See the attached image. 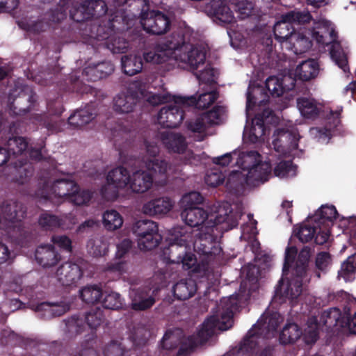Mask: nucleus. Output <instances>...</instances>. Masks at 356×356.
I'll return each instance as SVG.
<instances>
[{"instance_id": "obj_1", "label": "nucleus", "mask_w": 356, "mask_h": 356, "mask_svg": "<svg viewBox=\"0 0 356 356\" xmlns=\"http://www.w3.org/2000/svg\"><path fill=\"white\" fill-rule=\"evenodd\" d=\"M238 302L236 295L222 298L215 314L204 321L196 337H190L182 341L181 330L166 332L161 342L162 348L172 350L181 344L180 351H186L207 341L217 330H227L230 328L233 325V314L238 308Z\"/></svg>"}, {"instance_id": "obj_2", "label": "nucleus", "mask_w": 356, "mask_h": 356, "mask_svg": "<svg viewBox=\"0 0 356 356\" xmlns=\"http://www.w3.org/2000/svg\"><path fill=\"white\" fill-rule=\"evenodd\" d=\"M235 165L241 170L232 172L227 183L231 186H257L267 181L271 177L272 167L256 151L234 150Z\"/></svg>"}, {"instance_id": "obj_3", "label": "nucleus", "mask_w": 356, "mask_h": 356, "mask_svg": "<svg viewBox=\"0 0 356 356\" xmlns=\"http://www.w3.org/2000/svg\"><path fill=\"white\" fill-rule=\"evenodd\" d=\"M297 249L289 247L285 252V262L283 271L285 274L286 270L291 267L293 277L291 280L282 278L276 289V295L285 297L289 300L296 299L302 293V282L307 279V264L311 256L310 249L305 247L300 252L298 259L294 261Z\"/></svg>"}, {"instance_id": "obj_4", "label": "nucleus", "mask_w": 356, "mask_h": 356, "mask_svg": "<svg viewBox=\"0 0 356 356\" xmlns=\"http://www.w3.org/2000/svg\"><path fill=\"white\" fill-rule=\"evenodd\" d=\"M181 216L187 227H206L211 231H213L214 226L223 222L227 224L226 229H231L236 225L238 221L237 215L232 214L228 202L213 204L209 213L200 207L184 209Z\"/></svg>"}, {"instance_id": "obj_5", "label": "nucleus", "mask_w": 356, "mask_h": 356, "mask_svg": "<svg viewBox=\"0 0 356 356\" xmlns=\"http://www.w3.org/2000/svg\"><path fill=\"white\" fill-rule=\"evenodd\" d=\"M312 38L323 47L331 45L330 54L332 60L344 72L347 68V54L337 40V33L332 23L325 19L315 22Z\"/></svg>"}, {"instance_id": "obj_6", "label": "nucleus", "mask_w": 356, "mask_h": 356, "mask_svg": "<svg viewBox=\"0 0 356 356\" xmlns=\"http://www.w3.org/2000/svg\"><path fill=\"white\" fill-rule=\"evenodd\" d=\"M188 44L185 41V35L178 31L158 44L153 50L145 52L143 58L146 62L154 64L175 62L177 53L182 52L184 46Z\"/></svg>"}, {"instance_id": "obj_7", "label": "nucleus", "mask_w": 356, "mask_h": 356, "mask_svg": "<svg viewBox=\"0 0 356 356\" xmlns=\"http://www.w3.org/2000/svg\"><path fill=\"white\" fill-rule=\"evenodd\" d=\"M194 102L193 97L173 96L168 104L159 111L156 117L157 123L165 127H177L184 120L185 111Z\"/></svg>"}, {"instance_id": "obj_8", "label": "nucleus", "mask_w": 356, "mask_h": 356, "mask_svg": "<svg viewBox=\"0 0 356 356\" xmlns=\"http://www.w3.org/2000/svg\"><path fill=\"white\" fill-rule=\"evenodd\" d=\"M344 321L341 317V312L337 308H331L325 311L320 317L318 323L316 317L310 318L305 328V338L307 343H312L316 341L318 335V330L323 326L331 329L336 326L343 327Z\"/></svg>"}, {"instance_id": "obj_9", "label": "nucleus", "mask_w": 356, "mask_h": 356, "mask_svg": "<svg viewBox=\"0 0 356 356\" xmlns=\"http://www.w3.org/2000/svg\"><path fill=\"white\" fill-rule=\"evenodd\" d=\"M195 235H198V238L194 240L193 245V250L195 252L207 257L218 255L221 252L217 226L213 227V231L202 227Z\"/></svg>"}, {"instance_id": "obj_10", "label": "nucleus", "mask_w": 356, "mask_h": 356, "mask_svg": "<svg viewBox=\"0 0 356 356\" xmlns=\"http://www.w3.org/2000/svg\"><path fill=\"white\" fill-rule=\"evenodd\" d=\"M130 173L123 167H118L108 172L106 183L101 188V194L107 200H114L120 190L129 187Z\"/></svg>"}, {"instance_id": "obj_11", "label": "nucleus", "mask_w": 356, "mask_h": 356, "mask_svg": "<svg viewBox=\"0 0 356 356\" xmlns=\"http://www.w3.org/2000/svg\"><path fill=\"white\" fill-rule=\"evenodd\" d=\"M177 54L175 63L181 68L195 71L205 65L207 47L204 45L188 43L184 46L182 52Z\"/></svg>"}, {"instance_id": "obj_12", "label": "nucleus", "mask_w": 356, "mask_h": 356, "mask_svg": "<svg viewBox=\"0 0 356 356\" xmlns=\"http://www.w3.org/2000/svg\"><path fill=\"white\" fill-rule=\"evenodd\" d=\"M310 19V14L307 12L291 11L283 15L282 19L274 26L275 38L281 43L282 47L284 46V42L287 41L289 36L294 33L291 24H304L309 22Z\"/></svg>"}, {"instance_id": "obj_13", "label": "nucleus", "mask_w": 356, "mask_h": 356, "mask_svg": "<svg viewBox=\"0 0 356 356\" xmlns=\"http://www.w3.org/2000/svg\"><path fill=\"white\" fill-rule=\"evenodd\" d=\"M283 321L284 318L279 313H271L269 311L265 312L258 320L253 329L250 331L249 334L250 337L248 339V344L254 342V334L262 336L267 339L274 337L276 334L277 327Z\"/></svg>"}, {"instance_id": "obj_14", "label": "nucleus", "mask_w": 356, "mask_h": 356, "mask_svg": "<svg viewBox=\"0 0 356 356\" xmlns=\"http://www.w3.org/2000/svg\"><path fill=\"white\" fill-rule=\"evenodd\" d=\"M273 138L275 150L286 155L297 149L300 136L298 129L293 125L289 124L286 129H277Z\"/></svg>"}, {"instance_id": "obj_15", "label": "nucleus", "mask_w": 356, "mask_h": 356, "mask_svg": "<svg viewBox=\"0 0 356 356\" xmlns=\"http://www.w3.org/2000/svg\"><path fill=\"white\" fill-rule=\"evenodd\" d=\"M43 193L45 197L51 200L55 204L67 201L72 190L76 189V183L67 179L55 180L51 178L44 181Z\"/></svg>"}, {"instance_id": "obj_16", "label": "nucleus", "mask_w": 356, "mask_h": 356, "mask_svg": "<svg viewBox=\"0 0 356 356\" xmlns=\"http://www.w3.org/2000/svg\"><path fill=\"white\" fill-rule=\"evenodd\" d=\"M296 236L302 243H307L314 238L317 244L323 245L328 241L330 232L323 229L320 223L311 219L300 226Z\"/></svg>"}, {"instance_id": "obj_17", "label": "nucleus", "mask_w": 356, "mask_h": 356, "mask_svg": "<svg viewBox=\"0 0 356 356\" xmlns=\"http://www.w3.org/2000/svg\"><path fill=\"white\" fill-rule=\"evenodd\" d=\"M141 24L147 33L161 35L170 29V20L161 12L151 10L143 15Z\"/></svg>"}, {"instance_id": "obj_18", "label": "nucleus", "mask_w": 356, "mask_h": 356, "mask_svg": "<svg viewBox=\"0 0 356 356\" xmlns=\"http://www.w3.org/2000/svg\"><path fill=\"white\" fill-rule=\"evenodd\" d=\"M142 162L152 177H154L161 181L165 182L177 171L173 164L161 158H145L142 159Z\"/></svg>"}, {"instance_id": "obj_19", "label": "nucleus", "mask_w": 356, "mask_h": 356, "mask_svg": "<svg viewBox=\"0 0 356 356\" xmlns=\"http://www.w3.org/2000/svg\"><path fill=\"white\" fill-rule=\"evenodd\" d=\"M24 217L22 205L15 201H8L0 207V228L9 229Z\"/></svg>"}, {"instance_id": "obj_20", "label": "nucleus", "mask_w": 356, "mask_h": 356, "mask_svg": "<svg viewBox=\"0 0 356 356\" xmlns=\"http://www.w3.org/2000/svg\"><path fill=\"white\" fill-rule=\"evenodd\" d=\"M107 12L106 4L103 0H90L77 8L70 10L71 17L76 22L90 19L93 16H101Z\"/></svg>"}, {"instance_id": "obj_21", "label": "nucleus", "mask_w": 356, "mask_h": 356, "mask_svg": "<svg viewBox=\"0 0 356 356\" xmlns=\"http://www.w3.org/2000/svg\"><path fill=\"white\" fill-rule=\"evenodd\" d=\"M161 140L164 147L170 152L178 154H186L188 160L193 157V153L187 149V143L185 138L179 133L165 131L161 133Z\"/></svg>"}, {"instance_id": "obj_22", "label": "nucleus", "mask_w": 356, "mask_h": 356, "mask_svg": "<svg viewBox=\"0 0 356 356\" xmlns=\"http://www.w3.org/2000/svg\"><path fill=\"white\" fill-rule=\"evenodd\" d=\"M229 1L227 0H212L205 8L206 13L215 17L223 24H230L235 21L234 13L230 9Z\"/></svg>"}, {"instance_id": "obj_23", "label": "nucleus", "mask_w": 356, "mask_h": 356, "mask_svg": "<svg viewBox=\"0 0 356 356\" xmlns=\"http://www.w3.org/2000/svg\"><path fill=\"white\" fill-rule=\"evenodd\" d=\"M153 177L147 170H136L130 174L129 188L134 193H143L152 187Z\"/></svg>"}, {"instance_id": "obj_24", "label": "nucleus", "mask_w": 356, "mask_h": 356, "mask_svg": "<svg viewBox=\"0 0 356 356\" xmlns=\"http://www.w3.org/2000/svg\"><path fill=\"white\" fill-rule=\"evenodd\" d=\"M56 276L62 284L70 286L76 284L81 278L82 271L77 264L65 263L58 268Z\"/></svg>"}, {"instance_id": "obj_25", "label": "nucleus", "mask_w": 356, "mask_h": 356, "mask_svg": "<svg viewBox=\"0 0 356 356\" xmlns=\"http://www.w3.org/2000/svg\"><path fill=\"white\" fill-rule=\"evenodd\" d=\"M129 296L131 299V307L136 311L147 309L155 302V299L152 295L143 289H131Z\"/></svg>"}, {"instance_id": "obj_26", "label": "nucleus", "mask_w": 356, "mask_h": 356, "mask_svg": "<svg viewBox=\"0 0 356 356\" xmlns=\"http://www.w3.org/2000/svg\"><path fill=\"white\" fill-rule=\"evenodd\" d=\"M172 207V203L170 199L156 198L143 204V212L150 216L163 215L169 212Z\"/></svg>"}, {"instance_id": "obj_27", "label": "nucleus", "mask_w": 356, "mask_h": 356, "mask_svg": "<svg viewBox=\"0 0 356 356\" xmlns=\"http://www.w3.org/2000/svg\"><path fill=\"white\" fill-rule=\"evenodd\" d=\"M266 87L271 95L280 97L293 87V81L289 76H271L266 79Z\"/></svg>"}, {"instance_id": "obj_28", "label": "nucleus", "mask_w": 356, "mask_h": 356, "mask_svg": "<svg viewBox=\"0 0 356 356\" xmlns=\"http://www.w3.org/2000/svg\"><path fill=\"white\" fill-rule=\"evenodd\" d=\"M168 248L163 250V259L167 262L180 264L187 251H191L193 248L189 245H184L175 241H168Z\"/></svg>"}, {"instance_id": "obj_29", "label": "nucleus", "mask_w": 356, "mask_h": 356, "mask_svg": "<svg viewBox=\"0 0 356 356\" xmlns=\"http://www.w3.org/2000/svg\"><path fill=\"white\" fill-rule=\"evenodd\" d=\"M194 229L187 226H177L168 231V241H175L193 248L194 242Z\"/></svg>"}, {"instance_id": "obj_30", "label": "nucleus", "mask_w": 356, "mask_h": 356, "mask_svg": "<svg viewBox=\"0 0 356 356\" xmlns=\"http://www.w3.org/2000/svg\"><path fill=\"white\" fill-rule=\"evenodd\" d=\"M35 259L41 266L48 268L56 265L60 256L51 245H42L36 250Z\"/></svg>"}, {"instance_id": "obj_31", "label": "nucleus", "mask_w": 356, "mask_h": 356, "mask_svg": "<svg viewBox=\"0 0 356 356\" xmlns=\"http://www.w3.org/2000/svg\"><path fill=\"white\" fill-rule=\"evenodd\" d=\"M8 152H9L13 156L19 157L18 161L20 162V168L24 165V161L27 158L28 142L26 138L21 136H14L10 138L7 143Z\"/></svg>"}, {"instance_id": "obj_32", "label": "nucleus", "mask_w": 356, "mask_h": 356, "mask_svg": "<svg viewBox=\"0 0 356 356\" xmlns=\"http://www.w3.org/2000/svg\"><path fill=\"white\" fill-rule=\"evenodd\" d=\"M138 91L134 95L120 93L113 99V110L119 113H128L133 111L136 99L139 98Z\"/></svg>"}, {"instance_id": "obj_33", "label": "nucleus", "mask_w": 356, "mask_h": 356, "mask_svg": "<svg viewBox=\"0 0 356 356\" xmlns=\"http://www.w3.org/2000/svg\"><path fill=\"white\" fill-rule=\"evenodd\" d=\"M96 115L95 108L89 105L83 108L77 110L68 118L69 124L76 128L81 127L88 124Z\"/></svg>"}, {"instance_id": "obj_34", "label": "nucleus", "mask_w": 356, "mask_h": 356, "mask_svg": "<svg viewBox=\"0 0 356 356\" xmlns=\"http://www.w3.org/2000/svg\"><path fill=\"white\" fill-rule=\"evenodd\" d=\"M311 47V42L300 33H293L289 40L284 42L283 49L291 50L296 54H302Z\"/></svg>"}, {"instance_id": "obj_35", "label": "nucleus", "mask_w": 356, "mask_h": 356, "mask_svg": "<svg viewBox=\"0 0 356 356\" xmlns=\"http://www.w3.org/2000/svg\"><path fill=\"white\" fill-rule=\"evenodd\" d=\"M114 70L113 65L110 62H102L91 65L85 68L84 72L91 81H96L111 74Z\"/></svg>"}, {"instance_id": "obj_36", "label": "nucleus", "mask_w": 356, "mask_h": 356, "mask_svg": "<svg viewBox=\"0 0 356 356\" xmlns=\"http://www.w3.org/2000/svg\"><path fill=\"white\" fill-rule=\"evenodd\" d=\"M318 72V65L313 59L307 60L300 63L296 68L295 74L302 81L314 78Z\"/></svg>"}, {"instance_id": "obj_37", "label": "nucleus", "mask_w": 356, "mask_h": 356, "mask_svg": "<svg viewBox=\"0 0 356 356\" xmlns=\"http://www.w3.org/2000/svg\"><path fill=\"white\" fill-rule=\"evenodd\" d=\"M302 335L305 338V332L302 333L298 325L293 323H286L280 334V341L284 344L296 342Z\"/></svg>"}, {"instance_id": "obj_38", "label": "nucleus", "mask_w": 356, "mask_h": 356, "mask_svg": "<svg viewBox=\"0 0 356 356\" xmlns=\"http://www.w3.org/2000/svg\"><path fill=\"white\" fill-rule=\"evenodd\" d=\"M196 284L192 279L181 280L173 287L175 296L179 300H186L194 295L196 291Z\"/></svg>"}, {"instance_id": "obj_39", "label": "nucleus", "mask_w": 356, "mask_h": 356, "mask_svg": "<svg viewBox=\"0 0 356 356\" xmlns=\"http://www.w3.org/2000/svg\"><path fill=\"white\" fill-rule=\"evenodd\" d=\"M109 242L105 237L90 238L87 243L88 252L95 257L105 256L108 252Z\"/></svg>"}, {"instance_id": "obj_40", "label": "nucleus", "mask_w": 356, "mask_h": 356, "mask_svg": "<svg viewBox=\"0 0 356 356\" xmlns=\"http://www.w3.org/2000/svg\"><path fill=\"white\" fill-rule=\"evenodd\" d=\"M337 211L334 206H322L315 213L314 221L320 223L321 227L328 230L329 222L337 218Z\"/></svg>"}, {"instance_id": "obj_41", "label": "nucleus", "mask_w": 356, "mask_h": 356, "mask_svg": "<svg viewBox=\"0 0 356 356\" xmlns=\"http://www.w3.org/2000/svg\"><path fill=\"white\" fill-rule=\"evenodd\" d=\"M265 134L264 120L263 116L257 115L252 122L250 128L245 127L244 136L248 137L252 143L257 142Z\"/></svg>"}, {"instance_id": "obj_42", "label": "nucleus", "mask_w": 356, "mask_h": 356, "mask_svg": "<svg viewBox=\"0 0 356 356\" xmlns=\"http://www.w3.org/2000/svg\"><path fill=\"white\" fill-rule=\"evenodd\" d=\"M121 62L124 72L129 76L136 74L143 69V62L140 57L134 54L123 56Z\"/></svg>"}, {"instance_id": "obj_43", "label": "nucleus", "mask_w": 356, "mask_h": 356, "mask_svg": "<svg viewBox=\"0 0 356 356\" xmlns=\"http://www.w3.org/2000/svg\"><path fill=\"white\" fill-rule=\"evenodd\" d=\"M102 223L106 229L114 231L122 227L123 218L116 210L108 209L102 214Z\"/></svg>"}, {"instance_id": "obj_44", "label": "nucleus", "mask_w": 356, "mask_h": 356, "mask_svg": "<svg viewBox=\"0 0 356 356\" xmlns=\"http://www.w3.org/2000/svg\"><path fill=\"white\" fill-rule=\"evenodd\" d=\"M297 106L301 115L307 118L316 117L321 109L314 99L307 98L298 99Z\"/></svg>"}, {"instance_id": "obj_45", "label": "nucleus", "mask_w": 356, "mask_h": 356, "mask_svg": "<svg viewBox=\"0 0 356 356\" xmlns=\"http://www.w3.org/2000/svg\"><path fill=\"white\" fill-rule=\"evenodd\" d=\"M202 91L199 92L198 98L194 96H190L193 97L195 102L189 104V107L191 106H195L198 108H205L212 104L218 98V95L217 92L212 88L208 90L202 89Z\"/></svg>"}, {"instance_id": "obj_46", "label": "nucleus", "mask_w": 356, "mask_h": 356, "mask_svg": "<svg viewBox=\"0 0 356 356\" xmlns=\"http://www.w3.org/2000/svg\"><path fill=\"white\" fill-rule=\"evenodd\" d=\"M69 309V306L65 304H49L41 303L37 307V312H42L44 318L59 316L64 314Z\"/></svg>"}, {"instance_id": "obj_47", "label": "nucleus", "mask_w": 356, "mask_h": 356, "mask_svg": "<svg viewBox=\"0 0 356 356\" xmlns=\"http://www.w3.org/2000/svg\"><path fill=\"white\" fill-rule=\"evenodd\" d=\"M139 98H143L152 105H159L163 103H168L172 99V95L168 93L156 94L149 92L144 87L138 90Z\"/></svg>"}, {"instance_id": "obj_48", "label": "nucleus", "mask_w": 356, "mask_h": 356, "mask_svg": "<svg viewBox=\"0 0 356 356\" xmlns=\"http://www.w3.org/2000/svg\"><path fill=\"white\" fill-rule=\"evenodd\" d=\"M133 231L137 237L154 234L158 232V226L156 222L150 220H138L134 224Z\"/></svg>"}, {"instance_id": "obj_49", "label": "nucleus", "mask_w": 356, "mask_h": 356, "mask_svg": "<svg viewBox=\"0 0 356 356\" xmlns=\"http://www.w3.org/2000/svg\"><path fill=\"white\" fill-rule=\"evenodd\" d=\"M356 271V255L349 257L345 261L339 271V277L343 278L346 282L353 280V274Z\"/></svg>"}, {"instance_id": "obj_50", "label": "nucleus", "mask_w": 356, "mask_h": 356, "mask_svg": "<svg viewBox=\"0 0 356 356\" xmlns=\"http://www.w3.org/2000/svg\"><path fill=\"white\" fill-rule=\"evenodd\" d=\"M92 198V193L87 190H81L76 184V189L72 190L71 195L67 201L73 203L75 205L82 206L86 205L90 201Z\"/></svg>"}, {"instance_id": "obj_51", "label": "nucleus", "mask_w": 356, "mask_h": 356, "mask_svg": "<svg viewBox=\"0 0 356 356\" xmlns=\"http://www.w3.org/2000/svg\"><path fill=\"white\" fill-rule=\"evenodd\" d=\"M161 240V236L157 232L154 234L143 235L138 237V247L143 250H152L156 247Z\"/></svg>"}, {"instance_id": "obj_52", "label": "nucleus", "mask_w": 356, "mask_h": 356, "mask_svg": "<svg viewBox=\"0 0 356 356\" xmlns=\"http://www.w3.org/2000/svg\"><path fill=\"white\" fill-rule=\"evenodd\" d=\"M81 299L88 303L97 302L102 296V291L97 286H88L80 291Z\"/></svg>"}, {"instance_id": "obj_53", "label": "nucleus", "mask_w": 356, "mask_h": 356, "mask_svg": "<svg viewBox=\"0 0 356 356\" xmlns=\"http://www.w3.org/2000/svg\"><path fill=\"white\" fill-rule=\"evenodd\" d=\"M197 71L195 75L200 84L205 83L211 86V83L215 82L216 72L210 65H206L203 70H200L199 68Z\"/></svg>"}, {"instance_id": "obj_54", "label": "nucleus", "mask_w": 356, "mask_h": 356, "mask_svg": "<svg viewBox=\"0 0 356 356\" xmlns=\"http://www.w3.org/2000/svg\"><path fill=\"white\" fill-rule=\"evenodd\" d=\"M39 224L45 229H54L60 228L59 216L44 213L41 214L39 218Z\"/></svg>"}, {"instance_id": "obj_55", "label": "nucleus", "mask_w": 356, "mask_h": 356, "mask_svg": "<svg viewBox=\"0 0 356 356\" xmlns=\"http://www.w3.org/2000/svg\"><path fill=\"white\" fill-rule=\"evenodd\" d=\"M225 113V108L223 106H218L214 107L211 111L204 113L202 114L207 123V125L209 126L213 124H218L222 119Z\"/></svg>"}, {"instance_id": "obj_56", "label": "nucleus", "mask_w": 356, "mask_h": 356, "mask_svg": "<svg viewBox=\"0 0 356 356\" xmlns=\"http://www.w3.org/2000/svg\"><path fill=\"white\" fill-rule=\"evenodd\" d=\"M203 198L197 192H191L184 195L181 200L184 209L197 207L196 205L202 202Z\"/></svg>"}, {"instance_id": "obj_57", "label": "nucleus", "mask_w": 356, "mask_h": 356, "mask_svg": "<svg viewBox=\"0 0 356 356\" xmlns=\"http://www.w3.org/2000/svg\"><path fill=\"white\" fill-rule=\"evenodd\" d=\"M274 173L279 177H292L296 175V167L289 161H282L275 168Z\"/></svg>"}, {"instance_id": "obj_58", "label": "nucleus", "mask_w": 356, "mask_h": 356, "mask_svg": "<svg viewBox=\"0 0 356 356\" xmlns=\"http://www.w3.org/2000/svg\"><path fill=\"white\" fill-rule=\"evenodd\" d=\"M188 129L194 133H204L208 127L203 114L191 120L187 124Z\"/></svg>"}, {"instance_id": "obj_59", "label": "nucleus", "mask_w": 356, "mask_h": 356, "mask_svg": "<svg viewBox=\"0 0 356 356\" xmlns=\"http://www.w3.org/2000/svg\"><path fill=\"white\" fill-rule=\"evenodd\" d=\"M85 320L88 327L91 329H95L102 322L103 314L100 309L97 308L91 310L85 317Z\"/></svg>"}, {"instance_id": "obj_60", "label": "nucleus", "mask_w": 356, "mask_h": 356, "mask_svg": "<svg viewBox=\"0 0 356 356\" xmlns=\"http://www.w3.org/2000/svg\"><path fill=\"white\" fill-rule=\"evenodd\" d=\"M262 89L259 87H253L248 88L247 92V105H246V111L247 115H248L249 110L251 108L252 106L254 105L256 103L259 102L263 103L266 100L261 99L259 100L258 98V95H261Z\"/></svg>"}, {"instance_id": "obj_61", "label": "nucleus", "mask_w": 356, "mask_h": 356, "mask_svg": "<svg viewBox=\"0 0 356 356\" xmlns=\"http://www.w3.org/2000/svg\"><path fill=\"white\" fill-rule=\"evenodd\" d=\"M103 305L105 308L118 309L122 305L120 294L115 292L108 293L104 298Z\"/></svg>"}, {"instance_id": "obj_62", "label": "nucleus", "mask_w": 356, "mask_h": 356, "mask_svg": "<svg viewBox=\"0 0 356 356\" xmlns=\"http://www.w3.org/2000/svg\"><path fill=\"white\" fill-rule=\"evenodd\" d=\"M104 356H124V350L121 343L112 341L104 348Z\"/></svg>"}, {"instance_id": "obj_63", "label": "nucleus", "mask_w": 356, "mask_h": 356, "mask_svg": "<svg viewBox=\"0 0 356 356\" xmlns=\"http://www.w3.org/2000/svg\"><path fill=\"white\" fill-rule=\"evenodd\" d=\"M239 17L245 19L252 15L254 12V6L252 2L248 1H241L236 5Z\"/></svg>"}, {"instance_id": "obj_64", "label": "nucleus", "mask_w": 356, "mask_h": 356, "mask_svg": "<svg viewBox=\"0 0 356 356\" xmlns=\"http://www.w3.org/2000/svg\"><path fill=\"white\" fill-rule=\"evenodd\" d=\"M249 222L242 227V237L245 239H251L257 234L256 224L257 221L252 218V216L248 215Z\"/></svg>"}]
</instances>
